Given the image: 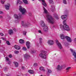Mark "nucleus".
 I'll return each mask as SVG.
<instances>
[{"label": "nucleus", "instance_id": "9", "mask_svg": "<svg viewBox=\"0 0 76 76\" xmlns=\"http://www.w3.org/2000/svg\"><path fill=\"white\" fill-rule=\"evenodd\" d=\"M56 44L57 45L58 47L60 49H61V48H62V46H61V45L60 43L57 40H56Z\"/></svg>", "mask_w": 76, "mask_h": 76}, {"label": "nucleus", "instance_id": "39", "mask_svg": "<svg viewBox=\"0 0 76 76\" xmlns=\"http://www.w3.org/2000/svg\"><path fill=\"white\" fill-rule=\"evenodd\" d=\"M1 39H3V40L4 41H6V39H5V38H4L3 37H2L1 38Z\"/></svg>", "mask_w": 76, "mask_h": 76}, {"label": "nucleus", "instance_id": "4", "mask_svg": "<svg viewBox=\"0 0 76 76\" xmlns=\"http://www.w3.org/2000/svg\"><path fill=\"white\" fill-rule=\"evenodd\" d=\"M46 56H47V51L43 50L41 51V53L39 55V57L42 58H46Z\"/></svg>", "mask_w": 76, "mask_h": 76}, {"label": "nucleus", "instance_id": "26", "mask_svg": "<svg viewBox=\"0 0 76 76\" xmlns=\"http://www.w3.org/2000/svg\"><path fill=\"white\" fill-rule=\"evenodd\" d=\"M21 3H22V2L20 0H17V4L18 5V4H21Z\"/></svg>", "mask_w": 76, "mask_h": 76}, {"label": "nucleus", "instance_id": "32", "mask_svg": "<svg viewBox=\"0 0 76 76\" xmlns=\"http://www.w3.org/2000/svg\"><path fill=\"white\" fill-rule=\"evenodd\" d=\"M5 1V0H1V3H2V4H3V3H4Z\"/></svg>", "mask_w": 76, "mask_h": 76}, {"label": "nucleus", "instance_id": "2", "mask_svg": "<svg viewBox=\"0 0 76 76\" xmlns=\"http://www.w3.org/2000/svg\"><path fill=\"white\" fill-rule=\"evenodd\" d=\"M46 18L48 21L50 23H52V24L54 23L55 20L52 18L51 16L49 14H48L46 16Z\"/></svg>", "mask_w": 76, "mask_h": 76}, {"label": "nucleus", "instance_id": "21", "mask_svg": "<svg viewBox=\"0 0 76 76\" xmlns=\"http://www.w3.org/2000/svg\"><path fill=\"white\" fill-rule=\"evenodd\" d=\"M5 58L6 59V60H7V61H9L8 62V64H10V62L9 61V58L7 56L5 57Z\"/></svg>", "mask_w": 76, "mask_h": 76}, {"label": "nucleus", "instance_id": "14", "mask_svg": "<svg viewBox=\"0 0 76 76\" xmlns=\"http://www.w3.org/2000/svg\"><path fill=\"white\" fill-rule=\"evenodd\" d=\"M10 7V5L9 3L7 4V5H5V8L6 10H9V7Z\"/></svg>", "mask_w": 76, "mask_h": 76}, {"label": "nucleus", "instance_id": "41", "mask_svg": "<svg viewBox=\"0 0 76 76\" xmlns=\"http://www.w3.org/2000/svg\"><path fill=\"white\" fill-rule=\"evenodd\" d=\"M9 57L10 58H12V55L11 54L9 55Z\"/></svg>", "mask_w": 76, "mask_h": 76}, {"label": "nucleus", "instance_id": "25", "mask_svg": "<svg viewBox=\"0 0 76 76\" xmlns=\"http://www.w3.org/2000/svg\"><path fill=\"white\" fill-rule=\"evenodd\" d=\"M19 42L20 44H23L24 43V41L22 39H20L19 40Z\"/></svg>", "mask_w": 76, "mask_h": 76}, {"label": "nucleus", "instance_id": "16", "mask_svg": "<svg viewBox=\"0 0 76 76\" xmlns=\"http://www.w3.org/2000/svg\"><path fill=\"white\" fill-rule=\"evenodd\" d=\"M40 25L41 26H42L43 27V26H45V23H44V22L43 21L41 20L40 22Z\"/></svg>", "mask_w": 76, "mask_h": 76}, {"label": "nucleus", "instance_id": "45", "mask_svg": "<svg viewBox=\"0 0 76 76\" xmlns=\"http://www.w3.org/2000/svg\"><path fill=\"white\" fill-rule=\"evenodd\" d=\"M7 68H5L4 69V71H7Z\"/></svg>", "mask_w": 76, "mask_h": 76}, {"label": "nucleus", "instance_id": "37", "mask_svg": "<svg viewBox=\"0 0 76 76\" xmlns=\"http://www.w3.org/2000/svg\"><path fill=\"white\" fill-rule=\"evenodd\" d=\"M19 52V51H15V54H18Z\"/></svg>", "mask_w": 76, "mask_h": 76}, {"label": "nucleus", "instance_id": "6", "mask_svg": "<svg viewBox=\"0 0 76 76\" xmlns=\"http://www.w3.org/2000/svg\"><path fill=\"white\" fill-rule=\"evenodd\" d=\"M19 11L22 13V15H25L26 13V10L24 8H22V6H19Z\"/></svg>", "mask_w": 76, "mask_h": 76}, {"label": "nucleus", "instance_id": "29", "mask_svg": "<svg viewBox=\"0 0 76 76\" xmlns=\"http://www.w3.org/2000/svg\"><path fill=\"white\" fill-rule=\"evenodd\" d=\"M23 1L25 4H28V1H27V0H23Z\"/></svg>", "mask_w": 76, "mask_h": 76}, {"label": "nucleus", "instance_id": "3", "mask_svg": "<svg viewBox=\"0 0 76 76\" xmlns=\"http://www.w3.org/2000/svg\"><path fill=\"white\" fill-rule=\"evenodd\" d=\"M60 36L61 39H64L65 38H66L67 41L68 42H72V39H71V38L70 37L67 36H65L63 34H61Z\"/></svg>", "mask_w": 76, "mask_h": 76}, {"label": "nucleus", "instance_id": "36", "mask_svg": "<svg viewBox=\"0 0 76 76\" xmlns=\"http://www.w3.org/2000/svg\"><path fill=\"white\" fill-rule=\"evenodd\" d=\"M31 53H32V54H33V53H36V51H34V50H33V51H31Z\"/></svg>", "mask_w": 76, "mask_h": 76}, {"label": "nucleus", "instance_id": "12", "mask_svg": "<svg viewBox=\"0 0 76 76\" xmlns=\"http://www.w3.org/2000/svg\"><path fill=\"white\" fill-rule=\"evenodd\" d=\"M48 43L49 45H53L54 44V42L53 40H49L48 41Z\"/></svg>", "mask_w": 76, "mask_h": 76}, {"label": "nucleus", "instance_id": "35", "mask_svg": "<svg viewBox=\"0 0 76 76\" xmlns=\"http://www.w3.org/2000/svg\"><path fill=\"white\" fill-rule=\"evenodd\" d=\"M70 69H71V67H68L67 68H66V70H69Z\"/></svg>", "mask_w": 76, "mask_h": 76}, {"label": "nucleus", "instance_id": "19", "mask_svg": "<svg viewBox=\"0 0 76 76\" xmlns=\"http://www.w3.org/2000/svg\"><path fill=\"white\" fill-rule=\"evenodd\" d=\"M67 17V15H63L61 16V18L62 19H66V18Z\"/></svg>", "mask_w": 76, "mask_h": 76}, {"label": "nucleus", "instance_id": "53", "mask_svg": "<svg viewBox=\"0 0 76 76\" xmlns=\"http://www.w3.org/2000/svg\"><path fill=\"white\" fill-rule=\"evenodd\" d=\"M69 72V71H66V72Z\"/></svg>", "mask_w": 76, "mask_h": 76}, {"label": "nucleus", "instance_id": "28", "mask_svg": "<svg viewBox=\"0 0 76 76\" xmlns=\"http://www.w3.org/2000/svg\"><path fill=\"white\" fill-rule=\"evenodd\" d=\"M28 72L30 73V74H33V73H34V71H33L32 70H29L28 71Z\"/></svg>", "mask_w": 76, "mask_h": 76}, {"label": "nucleus", "instance_id": "18", "mask_svg": "<svg viewBox=\"0 0 76 76\" xmlns=\"http://www.w3.org/2000/svg\"><path fill=\"white\" fill-rule=\"evenodd\" d=\"M30 42L29 41H27L26 42V45L27 47V48H29L30 47Z\"/></svg>", "mask_w": 76, "mask_h": 76}, {"label": "nucleus", "instance_id": "24", "mask_svg": "<svg viewBox=\"0 0 76 76\" xmlns=\"http://www.w3.org/2000/svg\"><path fill=\"white\" fill-rule=\"evenodd\" d=\"M39 69L40 70L43 71V72H45V69H44V68L42 66H41L39 68Z\"/></svg>", "mask_w": 76, "mask_h": 76}, {"label": "nucleus", "instance_id": "34", "mask_svg": "<svg viewBox=\"0 0 76 76\" xmlns=\"http://www.w3.org/2000/svg\"><path fill=\"white\" fill-rule=\"evenodd\" d=\"M63 3L64 4H67V2L66 1V0H63Z\"/></svg>", "mask_w": 76, "mask_h": 76}, {"label": "nucleus", "instance_id": "43", "mask_svg": "<svg viewBox=\"0 0 76 76\" xmlns=\"http://www.w3.org/2000/svg\"><path fill=\"white\" fill-rule=\"evenodd\" d=\"M38 32H39V33H40V34H42V32H41V30H40L38 31Z\"/></svg>", "mask_w": 76, "mask_h": 76}, {"label": "nucleus", "instance_id": "46", "mask_svg": "<svg viewBox=\"0 0 76 76\" xmlns=\"http://www.w3.org/2000/svg\"><path fill=\"white\" fill-rule=\"evenodd\" d=\"M39 41H42V38H39Z\"/></svg>", "mask_w": 76, "mask_h": 76}, {"label": "nucleus", "instance_id": "42", "mask_svg": "<svg viewBox=\"0 0 76 76\" xmlns=\"http://www.w3.org/2000/svg\"><path fill=\"white\" fill-rule=\"evenodd\" d=\"M0 35L1 36H3L4 35V34H3V33H0Z\"/></svg>", "mask_w": 76, "mask_h": 76}, {"label": "nucleus", "instance_id": "44", "mask_svg": "<svg viewBox=\"0 0 76 76\" xmlns=\"http://www.w3.org/2000/svg\"><path fill=\"white\" fill-rule=\"evenodd\" d=\"M55 17L56 19H58L59 18L58 17V16H56V17Z\"/></svg>", "mask_w": 76, "mask_h": 76}, {"label": "nucleus", "instance_id": "20", "mask_svg": "<svg viewBox=\"0 0 76 76\" xmlns=\"http://www.w3.org/2000/svg\"><path fill=\"white\" fill-rule=\"evenodd\" d=\"M14 48H15L16 49V50H20V46H18V45H15L14 46Z\"/></svg>", "mask_w": 76, "mask_h": 76}, {"label": "nucleus", "instance_id": "7", "mask_svg": "<svg viewBox=\"0 0 76 76\" xmlns=\"http://www.w3.org/2000/svg\"><path fill=\"white\" fill-rule=\"evenodd\" d=\"M21 24L23 26H25V27H28L30 26L29 23H28L26 22L23 21H21Z\"/></svg>", "mask_w": 76, "mask_h": 76}, {"label": "nucleus", "instance_id": "31", "mask_svg": "<svg viewBox=\"0 0 76 76\" xmlns=\"http://www.w3.org/2000/svg\"><path fill=\"white\" fill-rule=\"evenodd\" d=\"M6 42L7 45H10V44L9 41H7Z\"/></svg>", "mask_w": 76, "mask_h": 76}, {"label": "nucleus", "instance_id": "30", "mask_svg": "<svg viewBox=\"0 0 76 76\" xmlns=\"http://www.w3.org/2000/svg\"><path fill=\"white\" fill-rule=\"evenodd\" d=\"M48 73H51V72H52V71H51V70L48 69Z\"/></svg>", "mask_w": 76, "mask_h": 76}, {"label": "nucleus", "instance_id": "48", "mask_svg": "<svg viewBox=\"0 0 76 76\" xmlns=\"http://www.w3.org/2000/svg\"><path fill=\"white\" fill-rule=\"evenodd\" d=\"M24 69H25V67H24V66H22V69L23 70Z\"/></svg>", "mask_w": 76, "mask_h": 76}, {"label": "nucleus", "instance_id": "27", "mask_svg": "<svg viewBox=\"0 0 76 76\" xmlns=\"http://www.w3.org/2000/svg\"><path fill=\"white\" fill-rule=\"evenodd\" d=\"M43 9L44 10V13L46 14H47V13H48V12L47 11V10L45 9V7H43Z\"/></svg>", "mask_w": 76, "mask_h": 76}, {"label": "nucleus", "instance_id": "33", "mask_svg": "<svg viewBox=\"0 0 76 76\" xmlns=\"http://www.w3.org/2000/svg\"><path fill=\"white\" fill-rule=\"evenodd\" d=\"M23 50L24 51H26V50H27V49H26V48L25 47H23Z\"/></svg>", "mask_w": 76, "mask_h": 76}, {"label": "nucleus", "instance_id": "1", "mask_svg": "<svg viewBox=\"0 0 76 76\" xmlns=\"http://www.w3.org/2000/svg\"><path fill=\"white\" fill-rule=\"evenodd\" d=\"M66 22V20H65L63 22L64 26L61 24L60 25V27L61 28L62 31H69L70 30V27L69 26L67 25L66 23L65 22Z\"/></svg>", "mask_w": 76, "mask_h": 76}, {"label": "nucleus", "instance_id": "23", "mask_svg": "<svg viewBox=\"0 0 76 76\" xmlns=\"http://www.w3.org/2000/svg\"><path fill=\"white\" fill-rule=\"evenodd\" d=\"M14 65L15 66V67H18V65H19V64H18V63H17L16 62V61H14L13 62Z\"/></svg>", "mask_w": 76, "mask_h": 76}, {"label": "nucleus", "instance_id": "56", "mask_svg": "<svg viewBox=\"0 0 76 76\" xmlns=\"http://www.w3.org/2000/svg\"><path fill=\"white\" fill-rule=\"evenodd\" d=\"M41 76H42V75H41Z\"/></svg>", "mask_w": 76, "mask_h": 76}, {"label": "nucleus", "instance_id": "17", "mask_svg": "<svg viewBox=\"0 0 76 76\" xmlns=\"http://www.w3.org/2000/svg\"><path fill=\"white\" fill-rule=\"evenodd\" d=\"M42 1V4L44 6H45V7H46L47 6V4H46V3H45V0H41Z\"/></svg>", "mask_w": 76, "mask_h": 76}, {"label": "nucleus", "instance_id": "13", "mask_svg": "<svg viewBox=\"0 0 76 76\" xmlns=\"http://www.w3.org/2000/svg\"><path fill=\"white\" fill-rule=\"evenodd\" d=\"M24 57L25 59H28V58L29 57H30V56L28 54L26 53L25 55H24Z\"/></svg>", "mask_w": 76, "mask_h": 76}, {"label": "nucleus", "instance_id": "50", "mask_svg": "<svg viewBox=\"0 0 76 76\" xmlns=\"http://www.w3.org/2000/svg\"><path fill=\"white\" fill-rule=\"evenodd\" d=\"M3 13V12L2 11H0V14H1Z\"/></svg>", "mask_w": 76, "mask_h": 76}, {"label": "nucleus", "instance_id": "54", "mask_svg": "<svg viewBox=\"0 0 76 76\" xmlns=\"http://www.w3.org/2000/svg\"><path fill=\"white\" fill-rule=\"evenodd\" d=\"M39 1H41V0H39Z\"/></svg>", "mask_w": 76, "mask_h": 76}, {"label": "nucleus", "instance_id": "51", "mask_svg": "<svg viewBox=\"0 0 76 76\" xmlns=\"http://www.w3.org/2000/svg\"><path fill=\"white\" fill-rule=\"evenodd\" d=\"M3 18V16H0V18Z\"/></svg>", "mask_w": 76, "mask_h": 76}, {"label": "nucleus", "instance_id": "10", "mask_svg": "<svg viewBox=\"0 0 76 76\" xmlns=\"http://www.w3.org/2000/svg\"><path fill=\"white\" fill-rule=\"evenodd\" d=\"M62 69L63 65L61 64L58 65L56 68V69L57 70H59V71H60Z\"/></svg>", "mask_w": 76, "mask_h": 76}, {"label": "nucleus", "instance_id": "38", "mask_svg": "<svg viewBox=\"0 0 76 76\" xmlns=\"http://www.w3.org/2000/svg\"><path fill=\"white\" fill-rule=\"evenodd\" d=\"M38 65V64H37V63H35L34 64V67H35L36 66H37V65Z\"/></svg>", "mask_w": 76, "mask_h": 76}, {"label": "nucleus", "instance_id": "22", "mask_svg": "<svg viewBox=\"0 0 76 76\" xmlns=\"http://www.w3.org/2000/svg\"><path fill=\"white\" fill-rule=\"evenodd\" d=\"M43 31L45 32H47L48 31V27L45 26V28L43 29Z\"/></svg>", "mask_w": 76, "mask_h": 76}, {"label": "nucleus", "instance_id": "8", "mask_svg": "<svg viewBox=\"0 0 76 76\" xmlns=\"http://www.w3.org/2000/svg\"><path fill=\"white\" fill-rule=\"evenodd\" d=\"M70 50L72 53H73V55L74 57V58H73L74 60L75 61H76V53L75 52V50H73L72 49H70Z\"/></svg>", "mask_w": 76, "mask_h": 76}, {"label": "nucleus", "instance_id": "52", "mask_svg": "<svg viewBox=\"0 0 76 76\" xmlns=\"http://www.w3.org/2000/svg\"><path fill=\"white\" fill-rule=\"evenodd\" d=\"M1 43V40H0V44Z\"/></svg>", "mask_w": 76, "mask_h": 76}, {"label": "nucleus", "instance_id": "5", "mask_svg": "<svg viewBox=\"0 0 76 76\" xmlns=\"http://www.w3.org/2000/svg\"><path fill=\"white\" fill-rule=\"evenodd\" d=\"M49 3L50 4H53L51 6L50 9L53 12L55 11L56 10L55 9V6L53 5V4H54V3H53V0H49Z\"/></svg>", "mask_w": 76, "mask_h": 76}, {"label": "nucleus", "instance_id": "15", "mask_svg": "<svg viewBox=\"0 0 76 76\" xmlns=\"http://www.w3.org/2000/svg\"><path fill=\"white\" fill-rule=\"evenodd\" d=\"M8 33L10 35H13V30L12 29L9 30Z\"/></svg>", "mask_w": 76, "mask_h": 76}, {"label": "nucleus", "instance_id": "47", "mask_svg": "<svg viewBox=\"0 0 76 76\" xmlns=\"http://www.w3.org/2000/svg\"><path fill=\"white\" fill-rule=\"evenodd\" d=\"M39 44H42V41H39Z\"/></svg>", "mask_w": 76, "mask_h": 76}, {"label": "nucleus", "instance_id": "11", "mask_svg": "<svg viewBox=\"0 0 76 76\" xmlns=\"http://www.w3.org/2000/svg\"><path fill=\"white\" fill-rule=\"evenodd\" d=\"M14 16L15 18L16 19H18V18L19 17H22V15L21 14H18V15H16V14H15L14 15Z\"/></svg>", "mask_w": 76, "mask_h": 76}, {"label": "nucleus", "instance_id": "55", "mask_svg": "<svg viewBox=\"0 0 76 76\" xmlns=\"http://www.w3.org/2000/svg\"><path fill=\"white\" fill-rule=\"evenodd\" d=\"M32 1H34V0H32Z\"/></svg>", "mask_w": 76, "mask_h": 76}, {"label": "nucleus", "instance_id": "40", "mask_svg": "<svg viewBox=\"0 0 76 76\" xmlns=\"http://www.w3.org/2000/svg\"><path fill=\"white\" fill-rule=\"evenodd\" d=\"M26 32L24 31L23 32V34L24 35H26Z\"/></svg>", "mask_w": 76, "mask_h": 76}, {"label": "nucleus", "instance_id": "49", "mask_svg": "<svg viewBox=\"0 0 76 76\" xmlns=\"http://www.w3.org/2000/svg\"><path fill=\"white\" fill-rule=\"evenodd\" d=\"M13 31H16V29L15 28H14L13 29Z\"/></svg>", "mask_w": 76, "mask_h": 76}]
</instances>
